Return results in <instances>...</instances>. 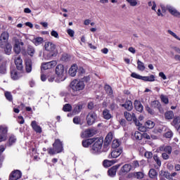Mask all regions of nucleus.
Returning a JSON list of instances; mask_svg holds the SVG:
<instances>
[{
	"mask_svg": "<svg viewBox=\"0 0 180 180\" xmlns=\"http://www.w3.org/2000/svg\"><path fill=\"white\" fill-rule=\"evenodd\" d=\"M91 78L89 76H86L80 79H74L70 83L71 94L72 96H77L81 91L85 89V84L89 82Z\"/></svg>",
	"mask_w": 180,
	"mask_h": 180,
	"instance_id": "nucleus-1",
	"label": "nucleus"
},
{
	"mask_svg": "<svg viewBox=\"0 0 180 180\" xmlns=\"http://www.w3.org/2000/svg\"><path fill=\"white\" fill-rule=\"evenodd\" d=\"M55 72L58 77L55 80L56 82H63V81H65V72L63 64H59L56 66Z\"/></svg>",
	"mask_w": 180,
	"mask_h": 180,
	"instance_id": "nucleus-2",
	"label": "nucleus"
},
{
	"mask_svg": "<svg viewBox=\"0 0 180 180\" xmlns=\"http://www.w3.org/2000/svg\"><path fill=\"white\" fill-rule=\"evenodd\" d=\"M102 146H103V139H94V143L92 146L91 151L94 154L102 153Z\"/></svg>",
	"mask_w": 180,
	"mask_h": 180,
	"instance_id": "nucleus-3",
	"label": "nucleus"
},
{
	"mask_svg": "<svg viewBox=\"0 0 180 180\" xmlns=\"http://www.w3.org/2000/svg\"><path fill=\"white\" fill-rule=\"evenodd\" d=\"M45 50L51 53V57H56L58 54L57 49H56V44L51 41H46L44 44Z\"/></svg>",
	"mask_w": 180,
	"mask_h": 180,
	"instance_id": "nucleus-4",
	"label": "nucleus"
},
{
	"mask_svg": "<svg viewBox=\"0 0 180 180\" xmlns=\"http://www.w3.org/2000/svg\"><path fill=\"white\" fill-rule=\"evenodd\" d=\"M161 8L162 12L165 13L167 11H169V13L173 16H176L177 18H180V13L176 10L175 8L172 7V6H167L166 7L164 6H161Z\"/></svg>",
	"mask_w": 180,
	"mask_h": 180,
	"instance_id": "nucleus-5",
	"label": "nucleus"
},
{
	"mask_svg": "<svg viewBox=\"0 0 180 180\" xmlns=\"http://www.w3.org/2000/svg\"><path fill=\"white\" fill-rule=\"evenodd\" d=\"M14 41V45H13V51L15 53V54H19L22 50V48H20V46H24L25 44L23 41L18 39V38H13V39Z\"/></svg>",
	"mask_w": 180,
	"mask_h": 180,
	"instance_id": "nucleus-6",
	"label": "nucleus"
},
{
	"mask_svg": "<svg viewBox=\"0 0 180 180\" xmlns=\"http://www.w3.org/2000/svg\"><path fill=\"white\" fill-rule=\"evenodd\" d=\"M96 119H98V116L96 113L94 112H90L86 116V122L89 126H92L95 122H96Z\"/></svg>",
	"mask_w": 180,
	"mask_h": 180,
	"instance_id": "nucleus-7",
	"label": "nucleus"
},
{
	"mask_svg": "<svg viewBox=\"0 0 180 180\" xmlns=\"http://www.w3.org/2000/svg\"><path fill=\"white\" fill-rule=\"evenodd\" d=\"M8 139V127L4 125L0 126V143Z\"/></svg>",
	"mask_w": 180,
	"mask_h": 180,
	"instance_id": "nucleus-8",
	"label": "nucleus"
},
{
	"mask_svg": "<svg viewBox=\"0 0 180 180\" xmlns=\"http://www.w3.org/2000/svg\"><path fill=\"white\" fill-rule=\"evenodd\" d=\"M96 134L95 129H88L81 134V137L82 139H88V137H92Z\"/></svg>",
	"mask_w": 180,
	"mask_h": 180,
	"instance_id": "nucleus-9",
	"label": "nucleus"
},
{
	"mask_svg": "<svg viewBox=\"0 0 180 180\" xmlns=\"http://www.w3.org/2000/svg\"><path fill=\"white\" fill-rule=\"evenodd\" d=\"M56 65H57V61L52 60L51 62L43 63L41 66V71H43V70H50L51 68H54Z\"/></svg>",
	"mask_w": 180,
	"mask_h": 180,
	"instance_id": "nucleus-10",
	"label": "nucleus"
},
{
	"mask_svg": "<svg viewBox=\"0 0 180 180\" xmlns=\"http://www.w3.org/2000/svg\"><path fill=\"white\" fill-rule=\"evenodd\" d=\"M8 40H9V33L6 32H4L1 33L0 36V46L1 47H4V44L8 43Z\"/></svg>",
	"mask_w": 180,
	"mask_h": 180,
	"instance_id": "nucleus-11",
	"label": "nucleus"
},
{
	"mask_svg": "<svg viewBox=\"0 0 180 180\" xmlns=\"http://www.w3.org/2000/svg\"><path fill=\"white\" fill-rule=\"evenodd\" d=\"M53 148L56 150L57 153H61L63 150V142L60 139H56L53 144Z\"/></svg>",
	"mask_w": 180,
	"mask_h": 180,
	"instance_id": "nucleus-12",
	"label": "nucleus"
},
{
	"mask_svg": "<svg viewBox=\"0 0 180 180\" xmlns=\"http://www.w3.org/2000/svg\"><path fill=\"white\" fill-rule=\"evenodd\" d=\"M22 178V172L19 170H14L11 172L8 180H18Z\"/></svg>",
	"mask_w": 180,
	"mask_h": 180,
	"instance_id": "nucleus-13",
	"label": "nucleus"
},
{
	"mask_svg": "<svg viewBox=\"0 0 180 180\" xmlns=\"http://www.w3.org/2000/svg\"><path fill=\"white\" fill-rule=\"evenodd\" d=\"M103 106L105 108H109L111 110H113L116 108V104L113 101V98H110V100H108L103 103Z\"/></svg>",
	"mask_w": 180,
	"mask_h": 180,
	"instance_id": "nucleus-14",
	"label": "nucleus"
},
{
	"mask_svg": "<svg viewBox=\"0 0 180 180\" xmlns=\"http://www.w3.org/2000/svg\"><path fill=\"white\" fill-rule=\"evenodd\" d=\"M122 153H123V150H122V148L115 149L108 155V158H117V157H119Z\"/></svg>",
	"mask_w": 180,
	"mask_h": 180,
	"instance_id": "nucleus-15",
	"label": "nucleus"
},
{
	"mask_svg": "<svg viewBox=\"0 0 180 180\" xmlns=\"http://www.w3.org/2000/svg\"><path fill=\"white\" fill-rule=\"evenodd\" d=\"M11 77L13 81H16L19 79V78L22 77V73L18 72L16 70H13L11 72Z\"/></svg>",
	"mask_w": 180,
	"mask_h": 180,
	"instance_id": "nucleus-16",
	"label": "nucleus"
},
{
	"mask_svg": "<svg viewBox=\"0 0 180 180\" xmlns=\"http://www.w3.org/2000/svg\"><path fill=\"white\" fill-rule=\"evenodd\" d=\"M31 127H32V129L34 131H35L36 133H39V134L41 133V131H42L41 127H40L39 125V124H37V122H36L34 120L32 121Z\"/></svg>",
	"mask_w": 180,
	"mask_h": 180,
	"instance_id": "nucleus-17",
	"label": "nucleus"
},
{
	"mask_svg": "<svg viewBox=\"0 0 180 180\" xmlns=\"http://www.w3.org/2000/svg\"><path fill=\"white\" fill-rule=\"evenodd\" d=\"M129 178H136L137 179H141L144 178V174L141 172H132L128 175Z\"/></svg>",
	"mask_w": 180,
	"mask_h": 180,
	"instance_id": "nucleus-18",
	"label": "nucleus"
},
{
	"mask_svg": "<svg viewBox=\"0 0 180 180\" xmlns=\"http://www.w3.org/2000/svg\"><path fill=\"white\" fill-rule=\"evenodd\" d=\"M130 171H131V165L126 164L121 168L120 174L125 175V174L130 172Z\"/></svg>",
	"mask_w": 180,
	"mask_h": 180,
	"instance_id": "nucleus-19",
	"label": "nucleus"
},
{
	"mask_svg": "<svg viewBox=\"0 0 180 180\" xmlns=\"http://www.w3.org/2000/svg\"><path fill=\"white\" fill-rule=\"evenodd\" d=\"M1 49H4L5 53L10 56L11 53H12V45L9 43L4 44L3 47Z\"/></svg>",
	"mask_w": 180,
	"mask_h": 180,
	"instance_id": "nucleus-20",
	"label": "nucleus"
},
{
	"mask_svg": "<svg viewBox=\"0 0 180 180\" xmlns=\"http://www.w3.org/2000/svg\"><path fill=\"white\" fill-rule=\"evenodd\" d=\"M77 71H78V66H77V65L74 64L69 69L70 76V77H75L77 75Z\"/></svg>",
	"mask_w": 180,
	"mask_h": 180,
	"instance_id": "nucleus-21",
	"label": "nucleus"
},
{
	"mask_svg": "<svg viewBox=\"0 0 180 180\" xmlns=\"http://www.w3.org/2000/svg\"><path fill=\"white\" fill-rule=\"evenodd\" d=\"M15 64L18 70H20L23 69V61L22 60V58H20V56H18L15 60Z\"/></svg>",
	"mask_w": 180,
	"mask_h": 180,
	"instance_id": "nucleus-22",
	"label": "nucleus"
},
{
	"mask_svg": "<svg viewBox=\"0 0 180 180\" xmlns=\"http://www.w3.org/2000/svg\"><path fill=\"white\" fill-rule=\"evenodd\" d=\"M120 167V165H115V166H113L112 167H111L108 170L109 176H112V177L115 176L116 175V172Z\"/></svg>",
	"mask_w": 180,
	"mask_h": 180,
	"instance_id": "nucleus-23",
	"label": "nucleus"
},
{
	"mask_svg": "<svg viewBox=\"0 0 180 180\" xmlns=\"http://www.w3.org/2000/svg\"><path fill=\"white\" fill-rule=\"evenodd\" d=\"M164 178L171 180V174L168 172L161 171V173L160 174V180H164Z\"/></svg>",
	"mask_w": 180,
	"mask_h": 180,
	"instance_id": "nucleus-24",
	"label": "nucleus"
},
{
	"mask_svg": "<svg viewBox=\"0 0 180 180\" xmlns=\"http://www.w3.org/2000/svg\"><path fill=\"white\" fill-rule=\"evenodd\" d=\"M124 116L128 122H131V120H133L134 117H136V115L134 112L130 113L128 112H124Z\"/></svg>",
	"mask_w": 180,
	"mask_h": 180,
	"instance_id": "nucleus-25",
	"label": "nucleus"
},
{
	"mask_svg": "<svg viewBox=\"0 0 180 180\" xmlns=\"http://www.w3.org/2000/svg\"><path fill=\"white\" fill-rule=\"evenodd\" d=\"M25 70L27 72H32V60L27 58L25 60Z\"/></svg>",
	"mask_w": 180,
	"mask_h": 180,
	"instance_id": "nucleus-26",
	"label": "nucleus"
},
{
	"mask_svg": "<svg viewBox=\"0 0 180 180\" xmlns=\"http://www.w3.org/2000/svg\"><path fill=\"white\" fill-rule=\"evenodd\" d=\"M94 143H95V139H89L84 141H82V146L83 147H89V146H91V144H93Z\"/></svg>",
	"mask_w": 180,
	"mask_h": 180,
	"instance_id": "nucleus-27",
	"label": "nucleus"
},
{
	"mask_svg": "<svg viewBox=\"0 0 180 180\" xmlns=\"http://www.w3.org/2000/svg\"><path fill=\"white\" fill-rule=\"evenodd\" d=\"M142 81H146L147 82H154L155 81V77L154 75L150 76H143Z\"/></svg>",
	"mask_w": 180,
	"mask_h": 180,
	"instance_id": "nucleus-28",
	"label": "nucleus"
},
{
	"mask_svg": "<svg viewBox=\"0 0 180 180\" xmlns=\"http://www.w3.org/2000/svg\"><path fill=\"white\" fill-rule=\"evenodd\" d=\"M43 41H44V39L43 37H36L34 39H32V43L34 44L35 46H40V44H42Z\"/></svg>",
	"mask_w": 180,
	"mask_h": 180,
	"instance_id": "nucleus-29",
	"label": "nucleus"
},
{
	"mask_svg": "<svg viewBox=\"0 0 180 180\" xmlns=\"http://www.w3.org/2000/svg\"><path fill=\"white\" fill-rule=\"evenodd\" d=\"M122 106L127 109V110H131L133 109V103L130 101H126Z\"/></svg>",
	"mask_w": 180,
	"mask_h": 180,
	"instance_id": "nucleus-30",
	"label": "nucleus"
},
{
	"mask_svg": "<svg viewBox=\"0 0 180 180\" xmlns=\"http://www.w3.org/2000/svg\"><path fill=\"white\" fill-rule=\"evenodd\" d=\"M103 116L106 120H109V119H112V115L108 109H105L103 111Z\"/></svg>",
	"mask_w": 180,
	"mask_h": 180,
	"instance_id": "nucleus-31",
	"label": "nucleus"
},
{
	"mask_svg": "<svg viewBox=\"0 0 180 180\" xmlns=\"http://www.w3.org/2000/svg\"><path fill=\"white\" fill-rule=\"evenodd\" d=\"M134 106H135V109H136L138 112H143V105H141V103H140V101H135V102H134Z\"/></svg>",
	"mask_w": 180,
	"mask_h": 180,
	"instance_id": "nucleus-32",
	"label": "nucleus"
},
{
	"mask_svg": "<svg viewBox=\"0 0 180 180\" xmlns=\"http://www.w3.org/2000/svg\"><path fill=\"white\" fill-rule=\"evenodd\" d=\"M16 143V136L14 135H11L9 139H8V142L7 143V146H13Z\"/></svg>",
	"mask_w": 180,
	"mask_h": 180,
	"instance_id": "nucleus-33",
	"label": "nucleus"
},
{
	"mask_svg": "<svg viewBox=\"0 0 180 180\" xmlns=\"http://www.w3.org/2000/svg\"><path fill=\"white\" fill-rule=\"evenodd\" d=\"M27 53L29 56H30L31 57H33L35 53L34 48L30 45H28L27 49Z\"/></svg>",
	"mask_w": 180,
	"mask_h": 180,
	"instance_id": "nucleus-34",
	"label": "nucleus"
},
{
	"mask_svg": "<svg viewBox=\"0 0 180 180\" xmlns=\"http://www.w3.org/2000/svg\"><path fill=\"white\" fill-rule=\"evenodd\" d=\"M161 151H165V153L171 154L172 153V148L171 146H162L160 147Z\"/></svg>",
	"mask_w": 180,
	"mask_h": 180,
	"instance_id": "nucleus-35",
	"label": "nucleus"
},
{
	"mask_svg": "<svg viewBox=\"0 0 180 180\" xmlns=\"http://www.w3.org/2000/svg\"><path fill=\"white\" fill-rule=\"evenodd\" d=\"M105 92H107L108 95L111 98L113 96V90H112V87L106 84L105 86Z\"/></svg>",
	"mask_w": 180,
	"mask_h": 180,
	"instance_id": "nucleus-36",
	"label": "nucleus"
},
{
	"mask_svg": "<svg viewBox=\"0 0 180 180\" xmlns=\"http://www.w3.org/2000/svg\"><path fill=\"white\" fill-rule=\"evenodd\" d=\"M137 69L139 71H144L146 70V66H144V63L141 62L140 60H137Z\"/></svg>",
	"mask_w": 180,
	"mask_h": 180,
	"instance_id": "nucleus-37",
	"label": "nucleus"
},
{
	"mask_svg": "<svg viewBox=\"0 0 180 180\" xmlns=\"http://www.w3.org/2000/svg\"><path fill=\"white\" fill-rule=\"evenodd\" d=\"M165 117L167 120H171L172 119H174V112L172 111H167L165 113Z\"/></svg>",
	"mask_w": 180,
	"mask_h": 180,
	"instance_id": "nucleus-38",
	"label": "nucleus"
},
{
	"mask_svg": "<svg viewBox=\"0 0 180 180\" xmlns=\"http://www.w3.org/2000/svg\"><path fill=\"white\" fill-rule=\"evenodd\" d=\"M145 126L148 129H153L154 126H155V123L151 120H148L145 122Z\"/></svg>",
	"mask_w": 180,
	"mask_h": 180,
	"instance_id": "nucleus-39",
	"label": "nucleus"
},
{
	"mask_svg": "<svg viewBox=\"0 0 180 180\" xmlns=\"http://www.w3.org/2000/svg\"><path fill=\"white\" fill-rule=\"evenodd\" d=\"M160 99L161 101L165 103V105H168V103H169V100L168 99V96L162 94L160 95Z\"/></svg>",
	"mask_w": 180,
	"mask_h": 180,
	"instance_id": "nucleus-40",
	"label": "nucleus"
},
{
	"mask_svg": "<svg viewBox=\"0 0 180 180\" xmlns=\"http://www.w3.org/2000/svg\"><path fill=\"white\" fill-rule=\"evenodd\" d=\"M148 174H149L150 178H151L152 179H154V178H155L157 176V172L154 169H150L149 170Z\"/></svg>",
	"mask_w": 180,
	"mask_h": 180,
	"instance_id": "nucleus-41",
	"label": "nucleus"
},
{
	"mask_svg": "<svg viewBox=\"0 0 180 180\" xmlns=\"http://www.w3.org/2000/svg\"><path fill=\"white\" fill-rule=\"evenodd\" d=\"M129 165H131V169H136V168H139V167H140V165L139 164V161L135 160L133 162H131V164H129Z\"/></svg>",
	"mask_w": 180,
	"mask_h": 180,
	"instance_id": "nucleus-42",
	"label": "nucleus"
},
{
	"mask_svg": "<svg viewBox=\"0 0 180 180\" xmlns=\"http://www.w3.org/2000/svg\"><path fill=\"white\" fill-rule=\"evenodd\" d=\"M112 139H113V134H112V132H110L106 136L105 140V142L109 144V143H110V141H112Z\"/></svg>",
	"mask_w": 180,
	"mask_h": 180,
	"instance_id": "nucleus-43",
	"label": "nucleus"
},
{
	"mask_svg": "<svg viewBox=\"0 0 180 180\" xmlns=\"http://www.w3.org/2000/svg\"><path fill=\"white\" fill-rule=\"evenodd\" d=\"M167 33H169V34H170L171 36H172V37L176 39V40H179V41H180L179 36H177V34H175V32H172L171 30H168Z\"/></svg>",
	"mask_w": 180,
	"mask_h": 180,
	"instance_id": "nucleus-44",
	"label": "nucleus"
},
{
	"mask_svg": "<svg viewBox=\"0 0 180 180\" xmlns=\"http://www.w3.org/2000/svg\"><path fill=\"white\" fill-rule=\"evenodd\" d=\"M4 95L6 96V99H7V101H9V102H12V101L13 100V98L12 97V94H11V92L6 91Z\"/></svg>",
	"mask_w": 180,
	"mask_h": 180,
	"instance_id": "nucleus-45",
	"label": "nucleus"
},
{
	"mask_svg": "<svg viewBox=\"0 0 180 180\" xmlns=\"http://www.w3.org/2000/svg\"><path fill=\"white\" fill-rule=\"evenodd\" d=\"M134 136L136 140H141L143 139V134L137 131L134 132Z\"/></svg>",
	"mask_w": 180,
	"mask_h": 180,
	"instance_id": "nucleus-46",
	"label": "nucleus"
},
{
	"mask_svg": "<svg viewBox=\"0 0 180 180\" xmlns=\"http://www.w3.org/2000/svg\"><path fill=\"white\" fill-rule=\"evenodd\" d=\"M151 106L152 108H154V109H158L160 108V106H161V103H160V101H154L151 103Z\"/></svg>",
	"mask_w": 180,
	"mask_h": 180,
	"instance_id": "nucleus-47",
	"label": "nucleus"
},
{
	"mask_svg": "<svg viewBox=\"0 0 180 180\" xmlns=\"http://www.w3.org/2000/svg\"><path fill=\"white\" fill-rule=\"evenodd\" d=\"M72 110V107L70 104H65L63 108L64 112H71Z\"/></svg>",
	"mask_w": 180,
	"mask_h": 180,
	"instance_id": "nucleus-48",
	"label": "nucleus"
},
{
	"mask_svg": "<svg viewBox=\"0 0 180 180\" xmlns=\"http://www.w3.org/2000/svg\"><path fill=\"white\" fill-rule=\"evenodd\" d=\"M131 77L132 78H135L136 79H141V81H143V76H141L136 72H132L131 74Z\"/></svg>",
	"mask_w": 180,
	"mask_h": 180,
	"instance_id": "nucleus-49",
	"label": "nucleus"
},
{
	"mask_svg": "<svg viewBox=\"0 0 180 180\" xmlns=\"http://www.w3.org/2000/svg\"><path fill=\"white\" fill-rule=\"evenodd\" d=\"M120 146V142L119 140L115 139L112 141V148H117Z\"/></svg>",
	"mask_w": 180,
	"mask_h": 180,
	"instance_id": "nucleus-50",
	"label": "nucleus"
},
{
	"mask_svg": "<svg viewBox=\"0 0 180 180\" xmlns=\"http://www.w3.org/2000/svg\"><path fill=\"white\" fill-rule=\"evenodd\" d=\"M48 153L49 154H50L51 155H54V154H58V153H57L56 149L53 148H49L48 149Z\"/></svg>",
	"mask_w": 180,
	"mask_h": 180,
	"instance_id": "nucleus-51",
	"label": "nucleus"
},
{
	"mask_svg": "<svg viewBox=\"0 0 180 180\" xmlns=\"http://www.w3.org/2000/svg\"><path fill=\"white\" fill-rule=\"evenodd\" d=\"M146 110L149 113V115H155L154 110H153L150 106L147 105L146 106Z\"/></svg>",
	"mask_w": 180,
	"mask_h": 180,
	"instance_id": "nucleus-52",
	"label": "nucleus"
},
{
	"mask_svg": "<svg viewBox=\"0 0 180 180\" xmlns=\"http://www.w3.org/2000/svg\"><path fill=\"white\" fill-rule=\"evenodd\" d=\"M153 159L155 161V162L158 164V167H161V160H160V158H158V155H155L153 156Z\"/></svg>",
	"mask_w": 180,
	"mask_h": 180,
	"instance_id": "nucleus-53",
	"label": "nucleus"
},
{
	"mask_svg": "<svg viewBox=\"0 0 180 180\" xmlns=\"http://www.w3.org/2000/svg\"><path fill=\"white\" fill-rule=\"evenodd\" d=\"M82 109V105H77L75 109L73 110V113H79Z\"/></svg>",
	"mask_w": 180,
	"mask_h": 180,
	"instance_id": "nucleus-54",
	"label": "nucleus"
},
{
	"mask_svg": "<svg viewBox=\"0 0 180 180\" xmlns=\"http://www.w3.org/2000/svg\"><path fill=\"white\" fill-rule=\"evenodd\" d=\"M127 2H129L131 6H137V0H127Z\"/></svg>",
	"mask_w": 180,
	"mask_h": 180,
	"instance_id": "nucleus-55",
	"label": "nucleus"
},
{
	"mask_svg": "<svg viewBox=\"0 0 180 180\" xmlns=\"http://www.w3.org/2000/svg\"><path fill=\"white\" fill-rule=\"evenodd\" d=\"M147 127H146V124L144 125H142L141 124L139 127V131H142L143 133L147 131Z\"/></svg>",
	"mask_w": 180,
	"mask_h": 180,
	"instance_id": "nucleus-56",
	"label": "nucleus"
},
{
	"mask_svg": "<svg viewBox=\"0 0 180 180\" xmlns=\"http://www.w3.org/2000/svg\"><path fill=\"white\" fill-rule=\"evenodd\" d=\"M172 136H174V134L172 133V131H167L165 134V137H166V139H171V137H172Z\"/></svg>",
	"mask_w": 180,
	"mask_h": 180,
	"instance_id": "nucleus-57",
	"label": "nucleus"
},
{
	"mask_svg": "<svg viewBox=\"0 0 180 180\" xmlns=\"http://www.w3.org/2000/svg\"><path fill=\"white\" fill-rule=\"evenodd\" d=\"M51 36H52L53 37H55V39H58L60 37V36L58 35V32H57V31L56 30L51 31Z\"/></svg>",
	"mask_w": 180,
	"mask_h": 180,
	"instance_id": "nucleus-58",
	"label": "nucleus"
},
{
	"mask_svg": "<svg viewBox=\"0 0 180 180\" xmlns=\"http://www.w3.org/2000/svg\"><path fill=\"white\" fill-rule=\"evenodd\" d=\"M148 6H152V11H155V8L157 5L155 4V1H149L148 3Z\"/></svg>",
	"mask_w": 180,
	"mask_h": 180,
	"instance_id": "nucleus-59",
	"label": "nucleus"
},
{
	"mask_svg": "<svg viewBox=\"0 0 180 180\" xmlns=\"http://www.w3.org/2000/svg\"><path fill=\"white\" fill-rule=\"evenodd\" d=\"M6 72V67L5 65H0V73L5 74Z\"/></svg>",
	"mask_w": 180,
	"mask_h": 180,
	"instance_id": "nucleus-60",
	"label": "nucleus"
},
{
	"mask_svg": "<svg viewBox=\"0 0 180 180\" xmlns=\"http://www.w3.org/2000/svg\"><path fill=\"white\" fill-rule=\"evenodd\" d=\"M110 165H112V162L110 160H104L103 161V166L105 167V168L110 167Z\"/></svg>",
	"mask_w": 180,
	"mask_h": 180,
	"instance_id": "nucleus-61",
	"label": "nucleus"
},
{
	"mask_svg": "<svg viewBox=\"0 0 180 180\" xmlns=\"http://www.w3.org/2000/svg\"><path fill=\"white\" fill-rule=\"evenodd\" d=\"M77 72L79 75H83V74L85 72V69H84L82 67H79L77 68Z\"/></svg>",
	"mask_w": 180,
	"mask_h": 180,
	"instance_id": "nucleus-62",
	"label": "nucleus"
},
{
	"mask_svg": "<svg viewBox=\"0 0 180 180\" xmlns=\"http://www.w3.org/2000/svg\"><path fill=\"white\" fill-rule=\"evenodd\" d=\"M73 123L75 124H79V123H81V119L79 117H75L73 118Z\"/></svg>",
	"mask_w": 180,
	"mask_h": 180,
	"instance_id": "nucleus-63",
	"label": "nucleus"
},
{
	"mask_svg": "<svg viewBox=\"0 0 180 180\" xmlns=\"http://www.w3.org/2000/svg\"><path fill=\"white\" fill-rule=\"evenodd\" d=\"M145 157L146 158H153V153H151V152H146L145 153Z\"/></svg>",
	"mask_w": 180,
	"mask_h": 180,
	"instance_id": "nucleus-64",
	"label": "nucleus"
}]
</instances>
